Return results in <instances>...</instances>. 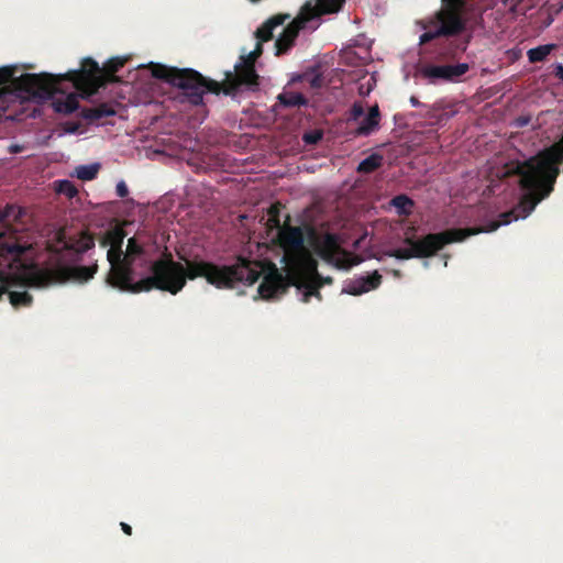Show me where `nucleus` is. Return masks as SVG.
<instances>
[{
	"label": "nucleus",
	"instance_id": "nucleus-1",
	"mask_svg": "<svg viewBox=\"0 0 563 563\" xmlns=\"http://www.w3.org/2000/svg\"><path fill=\"white\" fill-rule=\"evenodd\" d=\"M177 255L181 262L174 261L173 254L165 247L162 256L150 266L152 275L136 282L134 289L143 292L157 289L177 295L184 289L188 279L197 278H205L208 284L218 289H233L238 284L247 286L255 284L263 273L260 262L243 257H239L232 265H218L201 260L199 255L192 260H188L180 253Z\"/></svg>",
	"mask_w": 563,
	"mask_h": 563
},
{
	"label": "nucleus",
	"instance_id": "nucleus-2",
	"mask_svg": "<svg viewBox=\"0 0 563 563\" xmlns=\"http://www.w3.org/2000/svg\"><path fill=\"white\" fill-rule=\"evenodd\" d=\"M563 164V133L559 141L538 152L534 156L519 162L506 164L499 174L500 178L519 176V185L526 190L515 211L514 220L526 218L537 205L550 196L560 175L559 165Z\"/></svg>",
	"mask_w": 563,
	"mask_h": 563
},
{
	"label": "nucleus",
	"instance_id": "nucleus-3",
	"mask_svg": "<svg viewBox=\"0 0 563 563\" xmlns=\"http://www.w3.org/2000/svg\"><path fill=\"white\" fill-rule=\"evenodd\" d=\"M152 75L181 89L187 100L194 106L202 103L206 92L216 95L223 92L227 96H234L242 87L255 90L260 86V76L255 66L242 60L234 65V71L225 73L223 82L208 79L191 68L180 69L161 64L152 65Z\"/></svg>",
	"mask_w": 563,
	"mask_h": 563
},
{
	"label": "nucleus",
	"instance_id": "nucleus-4",
	"mask_svg": "<svg viewBox=\"0 0 563 563\" xmlns=\"http://www.w3.org/2000/svg\"><path fill=\"white\" fill-rule=\"evenodd\" d=\"M514 213L515 211L504 212L499 216V220L490 221L488 224L478 228L449 229L439 233H429L419 240L407 236L404 243L409 247L395 249L388 252V255L397 260L428 258L435 255L448 244L462 242L472 235L493 232L501 225L509 224L512 217H515Z\"/></svg>",
	"mask_w": 563,
	"mask_h": 563
},
{
	"label": "nucleus",
	"instance_id": "nucleus-5",
	"mask_svg": "<svg viewBox=\"0 0 563 563\" xmlns=\"http://www.w3.org/2000/svg\"><path fill=\"white\" fill-rule=\"evenodd\" d=\"M54 77L52 74H23L19 77H14V68L2 67L0 68V91L9 90L14 91L15 96L8 100V104L4 109H0V115L4 113L12 103L19 101L23 102L26 100H47L52 98V92L55 88Z\"/></svg>",
	"mask_w": 563,
	"mask_h": 563
},
{
	"label": "nucleus",
	"instance_id": "nucleus-6",
	"mask_svg": "<svg viewBox=\"0 0 563 563\" xmlns=\"http://www.w3.org/2000/svg\"><path fill=\"white\" fill-rule=\"evenodd\" d=\"M146 254L145 244L137 235L128 239L126 249L122 251V255L114 266L113 273H108L106 283L121 291L140 294L143 290H135L136 282H134V264L142 260Z\"/></svg>",
	"mask_w": 563,
	"mask_h": 563
},
{
	"label": "nucleus",
	"instance_id": "nucleus-7",
	"mask_svg": "<svg viewBox=\"0 0 563 563\" xmlns=\"http://www.w3.org/2000/svg\"><path fill=\"white\" fill-rule=\"evenodd\" d=\"M344 2H305L303 10L300 19L294 20L286 27L275 42V55L280 56L286 54L295 44L299 31L305 26V23L311 19L319 18L324 14L336 13L342 10Z\"/></svg>",
	"mask_w": 563,
	"mask_h": 563
},
{
	"label": "nucleus",
	"instance_id": "nucleus-8",
	"mask_svg": "<svg viewBox=\"0 0 563 563\" xmlns=\"http://www.w3.org/2000/svg\"><path fill=\"white\" fill-rule=\"evenodd\" d=\"M25 210L8 205L0 211V257L3 260H19L29 249L18 240V230L13 229V222H21Z\"/></svg>",
	"mask_w": 563,
	"mask_h": 563
},
{
	"label": "nucleus",
	"instance_id": "nucleus-9",
	"mask_svg": "<svg viewBox=\"0 0 563 563\" xmlns=\"http://www.w3.org/2000/svg\"><path fill=\"white\" fill-rule=\"evenodd\" d=\"M277 230L279 244L285 251L284 261L292 273L305 264H314L305 247V234L300 227L284 224Z\"/></svg>",
	"mask_w": 563,
	"mask_h": 563
},
{
	"label": "nucleus",
	"instance_id": "nucleus-10",
	"mask_svg": "<svg viewBox=\"0 0 563 563\" xmlns=\"http://www.w3.org/2000/svg\"><path fill=\"white\" fill-rule=\"evenodd\" d=\"M54 77L55 88L52 96L59 92L58 85L67 79L73 82L74 87L87 95H93L99 88L106 86V78L99 64L91 57H86L81 62V68L68 71L65 75H52Z\"/></svg>",
	"mask_w": 563,
	"mask_h": 563
},
{
	"label": "nucleus",
	"instance_id": "nucleus-11",
	"mask_svg": "<svg viewBox=\"0 0 563 563\" xmlns=\"http://www.w3.org/2000/svg\"><path fill=\"white\" fill-rule=\"evenodd\" d=\"M468 2H442L441 9L430 18V25L440 29L444 37H451L465 31L471 19L466 7Z\"/></svg>",
	"mask_w": 563,
	"mask_h": 563
},
{
	"label": "nucleus",
	"instance_id": "nucleus-12",
	"mask_svg": "<svg viewBox=\"0 0 563 563\" xmlns=\"http://www.w3.org/2000/svg\"><path fill=\"white\" fill-rule=\"evenodd\" d=\"M311 245L318 256L336 268L347 269L356 264L351 254L340 246L339 238L333 233L314 236Z\"/></svg>",
	"mask_w": 563,
	"mask_h": 563
},
{
	"label": "nucleus",
	"instance_id": "nucleus-13",
	"mask_svg": "<svg viewBox=\"0 0 563 563\" xmlns=\"http://www.w3.org/2000/svg\"><path fill=\"white\" fill-rule=\"evenodd\" d=\"M292 283L299 289L303 291V301L308 302L310 297L314 296L321 299L319 291L320 287L324 284H332V277H322L317 271V263L305 264L292 273Z\"/></svg>",
	"mask_w": 563,
	"mask_h": 563
},
{
	"label": "nucleus",
	"instance_id": "nucleus-14",
	"mask_svg": "<svg viewBox=\"0 0 563 563\" xmlns=\"http://www.w3.org/2000/svg\"><path fill=\"white\" fill-rule=\"evenodd\" d=\"M470 70L467 63L459 64H426L420 67L419 73L429 84L460 82L462 77Z\"/></svg>",
	"mask_w": 563,
	"mask_h": 563
},
{
	"label": "nucleus",
	"instance_id": "nucleus-15",
	"mask_svg": "<svg viewBox=\"0 0 563 563\" xmlns=\"http://www.w3.org/2000/svg\"><path fill=\"white\" fill-rule=\"evenodd\" d=\"M125 236L126 232L121 227H114L107 230L99 241L100 246H109L107 252V260L110 264V269L108 273H113L114 266L118 265V261L122 255V247Z\"/></svg>",
	"mask_w": 563,
	"mask_h": 563
},
{
	"label": "nucleus",
	"instance_id": "nucleus-16",
	"mask_svg": "<svg viewBox=\"0 0 563 563\" xmlns=\"http://www.w3.org/2000/svg\"><path fill=\"white\" fill-rule=\"evenodd\" d=\"M285 283L283 275L278 272L274 264H269L268 272L264 275L263 282L258 287V294L263 298H273L274 296L285 291Z\"/></svg>",
	"mask_w": 563,
	"mask_h": 563
},
{
	"label": "nucleus",
	"instance_id": "nucleus-17",
	"mask_svg": "<svg viewBox=\"0 0 563 563\" xmlns=\"http://www.w3.org/2000/svg\"><path fill=\"white\" fill-rule=\"evenodd\" d=\"M382 284V275L375 271L371 275L361 276L354 280H351L344 287L343 291L353 295L360 296L369 290L376 289Z\"/></svg>",
	"mask_w": 563,
	"mask_h": 563
},
{
	"label": "nucleus",
	"instance_id": "nucleus-18",
	"mask_svg": "<svg viewBox=\"0 0 563 563\" xmlns=\"http://www.w3.org/2000/svg\"><path fill=\"white\" fill-rule=\"evenodd\" d=\"M98 272V264L95 263L90 266H65L56 272L58 278L62 280H77L80 283L88 282L93 278Z\"/></svg>",
	"mask_w": 563,
	"mask_h": 563
},
{
	"label": "nucleus",
	"instance_id": "nucleus-19",
	"mask_svg": "<svg viewBox=\"0 0 563 563\" xmlns=\"http://www.w3.org/2000/svg\"><path fill=\"white\" fill-rule=\"evenodd\" d=\"M57 240L64 244L66 250L75 251L76 253H85L95 246L93 235L88 231H82L78 239L67 242L65 241V232L60 230L57 233Z\"/></svg>",
	"mask_w": 563,
	"mask_h": 563
},
{
	"label": "nucleus",
	"instance_id": "nucleus-20",
	"mask_svg": "<svg viewBox=\"0 0 563 563\" xmlns=\"http://www.w3.org/2000/svg\"><path fill=\"white\" fill-rule=\"evenodd\" d=\"M289 14H276L264 22L255 32L258 43L267 42L273 38V32L277 26H282Z\"/></svg>",
	"mask_w": 563,
	"mask_h": 563
},
{
	"label": "nucleus",
	"instance_id": "nucleus-21",
	"mask_svg": "<svg viewBox=\"0 0 563 563\" xmlns=\"http://www.w3.org/2000/svg\"><path fill=\"white\" fill-rule=\"evenodd\" d=\"M380 121V111L377 104L369 108L367 115L360 123L356 134L367 136L372 134L378 126Z\"/></svg>",
	"mask_w": 563,
	"mask_h": 563
},
{
	"label": "nucleus",
	"instance_id": "nucleus-22",
	"mask_svg": "<svg viewBox=\"0 0 563 563\" xmlns=\"http://www.w3.org/2000/svg\"><path fill=\"white\" fill-rule=\"evenodd\" d=\"M115 114V110L108 103H100L92 108H82L80 117L90 122H96L102 118L112 117Z\"/></svg>",
	"mask_w": 563,
	"mask_h": 563
},
{
	"label": "nucleus",
	"instance_id": "nucleus-23",
	"mask_svg": "<svg viewBox=\"0 0 563 563\" xmlns=\"http://www.w3.org/2000/svg\"><path fill=\"white\" fill-rule=\"evenodd\" d=\"M79 107L78 97L75 93L67 95L63 99L54 101V109L58 113L70 114Z\"/></svg>",
	"mask_w": 563,
	"mask_h": 563
},
{
	"label": "nucleus",
	"instance_id": "nucleus-24",
	"mask_svg": "<svg viewBox=\"0 0 563 563\" xmlns=\"http://www.w3.org/2000/svg\"><path fill=\"white\" fill-rule=\"evenodd\" d=\"M125 59L121 57H114L109 59L104 67L102 68V71L104 73L103 76L106 78L107 82H119V77L115 76V74L124 66Z\"/></svg>",
	"mask_w": 563,
	"mask_h": 563
},
{
	"label": "nucleus",
	"instance_id": "nucleus-25",
	"mask_svg": "<svg viewBox=\"0 0 563 563\" xmlns=\"http://www.w3.org/2000/svg\"><path fill=\"white\" fill-rule=\"evenodd\" d=\"M390 205L396 209L399 216L408 217L412 213L415 202L407 195H398L390 200Z\"/></svg>",
	"mask_w": 563,
	"mask_h": 563
},
{
	"label": "nucleus",
	"instance_id": "nucleus-26",
	"mask_svg": "<svg viewBox=\"0 0 563 563\" xmlns=\"http://www.w3.org/2000/svg\"><path fill=\"white\" fill-rule=\"evenodd\" d=\"M277 99L278 102L286 108L300 107L308 103L306 97L300 92L286 91L279 93Z\"/></svg>",
	"mask_w": 563,
	"mask_h": 563
},
{
	"label": "nucleus",
	"instance_id": "nucleus-27",
	"mask_svg": "<svg viewBox=\"0 0 563 563\" xmlns=\"http://www.w3.org/2000/svg\"><path fill=\"white\" fill-rule=\"evenodd\" d=\"M383 155L373 153L358 164L357 172L361 174H371L383 165Z\"/></svg>",
	"mask_w": 563,
	"mask_h": 563
},
{
	"label": "nucleus",
	"instance_id": "nucleus-28",
	"mask_svg": "<svg viewBox=\"0 0 563 563\" xmlns=\"http://www.w3.org/2000/svg\"><path fill=\"white\" fill-rule=\"evenodd\" d=\"M100 169V164L79 165L75 169V175L78 179L88 181L97 177Z\"/></svg>",
	"mask_w": 563,
	"mask_h": 563
},
{
	"label": "nucleus",
	"instance_id": "nucleus-29",
	"mask_svg": "<svg viewBox=\"0 0 563 563\" xmlns=\"http://www.w3.org/2000/svg\"><path fill=\"white\" fill-rule=\"evenodd\" d=\"M553 48V44L540 45L534 48H530L527 53L528 59L530 63L543 62Z\"/></svg>",
	"mask_w": 563,
	"mask_h": 563
},
{
	"label": "nucleus",
	"instance_id": "nucleus-30",
	"mask_svg": "<svg viewBox=\"0 0 563 563\" xmlns=\"http://www.w3.org/2000/svg\"><path fill=\"white\" fill-rule=\"evenodd\" d=\"M283 209V205L280 202L273 203L268 210H267V222L266 225L268 229H279L282 227L280 224V211Z\"/></svg>",
	"mask_w": 563,
	"mask_h": 563
},
{
	"label": "nucleus",
	"instance_id": "nucleus-31",
	"mask_svg": "<svg viewBox=\"0 0 563 563\" xmlns=\"http://www.w3.org/2000/svg\"><path fill=\"white\" fill-rule=\"evenodd\" d=\"M56 191L68 198H74L78 194V189L76 188L74 183L68 179L56 181Z\"/></svg>",
	"mask_w": 563,
	"mask_h": 563
},
{
	"label": "nucleus",
	"instance_id": "nucleus-32",
	"mask_svg": "<svg viewBox=\"0 0 563 563\" xmlns=\"http://www.w3.org/2000/svg\"><path fill=\"white\" fill-rule=\"evenodd\" d=\"M424 29H427V31L420 35L421 44H424V43L433 41L434 38L444 36L441 33L440 29H438L437 26L430 25V19L427 21Z\"/></svg>",
	"mask_w": 563,
	"mask_h": 563
},
{
	"label": "nucleus",
	"instance_id": "nucleus-33",
	"mask_svg": "<svg viewBox=\"0 0 563 563\" xmlns=\"http://www.w3.org/2000/svg\"><path fill=\"white\" fill-rule=\"evenodd\" d=\"M262 53H263L262 44L257 42L255 48L252 52H250L247 55H242L240 57V60L255 66V62L262 55Z\"/></svg>",
	"mask_w": 563,
	"mask_h": 563
},
{
	"label": "nucleus",
	"instance_id": "nucleus-34",
	"mask_svg": "<svg viewBox=\"0 0 563 563\" xmlns=\"http://www.w3.org/2000/svg\"><path fill=\"white\" fill-rule=\"evenodd\" d=\"M364 114V108L360 102L353 103L350 111V120L356 121Z\"/></svg>",
	"mask_w": 563,
	"mask_h": 563
},
{
	"label": "nucleus",
	"instance_id": "nucleus-35",
	"mask_svg": "<svg viewBox=\"0 0 563 563\" xmlns=\"http://www.w3.org/2000/svg\"><path fill=\"white\" fill-rule=\"evenodd\" d=\"M14 91L2 90L0 91V109H4L8 104V100H11L15 95Z\"/></svg>",
	"mask_w": 563,
	"mask_h": 563
},
{
	"label": "nucleus",
	"instance_id": "nucleus-36",
	"mask_svg": "<svg viewBox=\"0 0 563 563\" xmlns=\"http://www.w3.org/2000/svg\"><path fill=\"white\" fill-rule=\"evenodd\" d=\"M324 78L321 74H316L309 79V85L313 89H319L323 86Z\"/></svg>",
	"mask_w": 563,
	"mask_h": 563
},
{
	"label": "nucleus",
	"instance_id": "nucleus-37",
	"mask_svg": "<svg viewBox=\"0 0 563 563\" xmlns=\"http://www.w3.org/2000/svg\"><path fill=\"white\" fill-rule=\"evenodd\" d=\"M115 191H117L118 197H120V198L126 197L129 194L126 184L123 180L119 181L117 184Z\"/></svg>",
	"mask_w": 563,
	"mask_h": 563
},
{
	"label": "nucleus",
	"instance_id": "nucleus-38",
	"mask_svg": "<svg viewBox=\"0 0 563 563\" xmlns=\"http://www.w3.org/2000/svg\"><path fill=\"white\" fill-rule=\"evenodd\" d=\"M321 139V134L320 133H306L303 135V140L306 143L308 144H314L317 143L319 140Z\"/></svg>",
	"mask_w": 563,
	"mask_h": 563
},
{
	"label": "nucleus",
	"instance_id": "nucleus-39",
	"mask_svg": "<svg viewBox=\"0 0 563 563\" xmlns=\"http://www.w3.org/2000/svg\"><path fill=\"white\" fill-rule=\"evenodd\" d=\"M554 76L563 81V65L558 64L554 69Z\"/></svg>",
	"mask_w": 563,
	"mask_h": 563
},
{
	"label": "nucleus",
	"instance_id": "nucleus-40",
	"mask_svg": "<svg viewBox=\"0 0 563 563\" xmlns=\"http://www.w3.org/2000/svg\"><path fill=\"white\" fill-rule=\"evenodd\" d=\"M120 526H121L122 531H123L125 534H128V536H131V534H132V528H131V526H130V525H128V523H125V522H121V523H120Z\"/></svg>",
	"mask_w": 563,
	"mask_h": 563
},
{
	"label": "nucleus",
	"instance_id": "nucleus-41",
	"mask_svg": "<svg viewBox=\"0 0 563 563\" xmlns=\"http://www.w3.org/2000/svg\"><path fill=\"white\" fill-rule=\"evenodd\" d=\"M410 103H411L412 107H419L420 106V101L415 96L410 97Z\"/></svg>",
	"mask_w": 563,
	"mask_h": 563
}]
</instances>
